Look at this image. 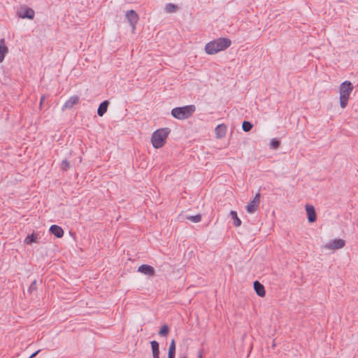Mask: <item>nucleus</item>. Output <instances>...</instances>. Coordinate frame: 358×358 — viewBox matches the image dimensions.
<instances>
[{
  "mask_svg": "<svg viewBox=\"0 0 358 358\" xmlns=\"http://www.w3.org/2000/svg\"><path fill=\"white\" fill-rule=\"evenodd\" d=\"M231 41L228 38H219L206 43L205 51L208 55H214L228 48Z\"/></svg>",
  "mask_w": 358,
  "mask_h": 358,
  "instance_id": "nucleus-1",
  "label": "nucleus"
},
{
  "mask_svg": "<svg viewBox=\"0 0 358 358\" xmlns=\"http://www.w3.org/2000/svg\"><path fill=\"white\" fill-rule=\"evenodd\" d=\"M170 132L171 129L168 127L161 128L155 130L151 136V143L152 146L156 149L162 148L166 143V139Z\"/></svg>",
  "mask_w": 358,
  "mask_h": 358,
  "instance_id": "nucleus-2",
  "label": "nucleus"
},
{
  "mask_svg": "<svg viewBox=\"0 0 358 358\" xmlns=\"http://www.w3.org/2000/svg\"><path fill=\"white\" fill-rule=\"evenodd\" d=\"M195 111L196 106L194 105H187L173 108L171 114L174 118L182 120L189 118Z\"/></svg>",
  "mask_w": 358,
  "mask_h": 358,
  "instance_id": "nucleus-3",
  "label": "nucleus"
},
{
  "mask_svg": "<svg viewBox=\"0 0 358 358\" xmlns=\"http://www.w3.org/2000/svg\"><path fill=\"white\" fill-rule=\"evenodd\" d=\"M353 90V85L350 81L345 80L342 83L339 88L340 96L350 97V93Z\"/></svg>",
  "mask_w": 358,
  "mask_h": 358,
  "instance_id": "nucleus-4",
  "label": "nucleus"
},
{
  "mask_svg": "<svg viewBox=\"0 0 358 358\" xmlns=\"http://www.w3.org/2000/svg\"><path fill=\"white\" fill-rule=\"evenodd\" d=\"M34 10L32 8L26 6L21 7L17 12V16L22 19L32 20L34 17Z\"/></svg>",
  "mask_w": 358,
  "mask_h": 358,
  "instance_id": "nucleus-5",
  "label": "nucleus"
},
{
  "mask_svg": "<svg viewBox=\"0 0 358 358\" xmlns=\"http://www.w3.org/2000/svg\"><path fill=\"white\" fill-rule=\"evenodd\" d=\"M260 202V194L257 193L253 199L245 206V209L248 213H254L259 206Z\"/></svg>",
  "mask_w": 358,
  "mask_h": 358,
  "instance_id": "nucleus-6",
  "label": "nucleus"
},
{
  "mask_svg": "<svg viewBox=\"0 0 358 358\" xmlns=\"http://www.w3.org/2000/svg\"><path fill=\"white\" fill-rule=\"evenodd\" d=\"M126 18L133 29H135L139 17L136 12L134 10H129L126 13Z\"/></svg>",
  "mask_w": 358,
  "mask_h": 358,
  "instance_id": "nucleus-7",
  "label": "nucleus"
},
{
  "mask_svg": "<svg viewBox=\"0 0 358 358\" xmlns=\"http://www.w3.org/2000/svg\"><path fill=\"white\" fill-rule=\"evenodd\" d=\"M79 102V96L77 95H74L71 96L62 106V111L66 109L72 108L75 105L78 104Z\"/></svg>",
  "mask_w": 358,
  "mask_h": 358,
  "instance_id": "nucleus-8",
  "label": "nucleus"
},
{
  "mask_svg": "<svg viewBox=\"0 0 358 358\" xmlns=\"http://www.w3.org/2000/svg\"><path fill=\"white\" fill-rule=\"evenodd\" d=\"M345 241L343 239H334L327 243L325 247L329 249H340L345 246Z\"/></svg>",
  "mask_w": 358,
  "mask_h": 358,
  "instance_id": "nucleus-9",
  "label": "nucleus"
},
{
  "mask_svg": "<svg viewBox=\"0 0 358 358\" xmlns=\"http://www.w3.org/2000/svg\"><path fill=\"white\" fill-rule=\"evenodd\" d=\"M307 218L309 222L313 223L317 220V214L315 208L309 204L306 205Z\"/></svg>",
  "mask_w": 358,
  "mask_h": 358,
  "instance_id": "nucleus-10",
  "label": "nucleus"
},
{
  "mask_svg": "<svg viewBox=\"0 0 358 358\" xmlns=\"http://www.w3.org/2000/svg\"><path fill=\"white\" fill-rule=\"evenodd\" d=\"M138 272L149 276H153L155 273V270L150 265L142 264L138 268Z\"/></svg>",
  "mask_w": 358,
  "mask_h": 358,
  "instance_id": "nucleus-11",
  "label": "nucleus"
},
{
  "mask_svg": "<svg viewBox=\"0 0 358 358\" xmlns=\"http://www.w3.org/2000/svg\"><path fill=\"white\" fill-rule=\"evenodd\" d=\"M253 287H254V289H255L256 294L259 296H260V297L265 296V295H266L265 288H264V286L260 282H259L258 280H255L253 282Z\"/></svg>",
  "mask_w": 358,
  "mask_h": 358,
  "instance_id": "nucleus-12",
  "label": "nucleus"
},
{
  "mask_svg": "<svg viewBox=\"0 0 358 358\" xmlns=\"http://www.w3.org/2000/svg\"><path fill=\"white\" fill-rule=\"evenodd\" d=\"M50 232L53 234L56 238H60L64 236V230L63 229L56 224H52L50 226Z\"/></svg>",
  "mask_w": 358,
  "mask_h": 358,
  "instance_id": "nucleus-13",
  "label": "nucleus"
},
{
  "mask_svg": "<svg viewBox=\"0 0 358 358\" xmlns=\"http://www.w3.org/2000/svg\"><path fill=\"white\" fill-rule=\"evenodd\" d=\"M227 127L224 124H218L215 129V132L217 138H222L226 136Z\"/></svg>",
  "mask_w": 358,
  "mask_h": 358,
  "instance_id": "nucleus-14",
  "label": "nucleus"
},
{
  "mask_svg": "<svg viewBox=\"0 0 358 358\" xmlns=\"http://www.w3.org/2000/svg\"><path fill=\"white\" fill-rule=\"evenodd\" d=\"M109 104L110 102L108 100L102 101L98 107L97 115L100 117H102L107 112Z\"/></svg>",
  "mask_w": 358,
  "mask_h": 358,
  "instance_id": "nucleus-15",
  "label": "nucleus"
},
{
  "mask_svg": "<svg viewBox=\"0 0 358 358\" xmlns=\"http://www.w3.org/2000/svg\"><path fill=\"white\" fill-rule=\"evenodd\" d=\"M150 345L153 358H159L160 350L159 343L157 341H152Z\"/></svg>",
  "mask_w": 358,
  "mask_h": 358,
  "instance_id": "nucleus-16",
  "label": "nucleus"
},
{
  "mask_svg": "<svg viewBox=\"0 0 358 358\" xmlns=\"http://www.w3.org/2000/svg\"><path fill=\"white\" fill-rule=\"evenodd\" d=\"M8 52V47L5 45L4 38L0 39V63L3 61Z\"/></svg>",
  "mask_w": 358,
  "mask_h": 358,
  "instance_id": "nucleus-17",
  "label": "nucleus"
},
{
  "mask_svg": "<svg viewBox=\"0 0 358 358\" xmlns=\"http://www.w3.org/2000/svg\"><path fill=\"white\" fill-rule=\"evenodd\" d=\"M230 215L231 217V219L233 220V224L236 227H240L241 225V220L238 217L237 212L235 210H231L230 211Z\"/></svg>",
  "mask_w": 358,
  "mask_h": 358,
  "instance_id": "nucleus-18",
  "label": "nucleus"
},
{
  "mask_svg": "<svg viewBox=\"0 0 358 358\" xmlns=\"http://www.w3.org/2000/svg\"><path fill=\"white\" fill-rule=\"evenodd\" d=\"M37 234H29L24 239V243L27 245H31L33 243H36Z\"/></svg>",
  "mask_w": 358,
  "mask_h": 358,
  "instance_id": "nucleus-19",
  "label": "nucleus"
},
{
  "mask_svg": "<svg viewBox=\"0 0 358 358\" xmlns=\"http://www.w3.org/2000/svg\"><path fill=\"white\" fill-rule=\"evenodd\" d=\"M176 357V342L175 340L173 339L170 343L169 351H168V357Z\"/></svg>",
  "mask_w": 358,
  "mask_h": 358,
  "instance_id": "nucleus-20",
  "label": "nucleus"
},
{
  "mask_svg": "<svg viewBox=\"0 0 358 358\" xmlns=\"http://www.w3.org/2000/svg\"><path fill=\"white\" fill-rule=\"evenodd\" d=\"M185 218L192 222L198 223L201 221L202 216L201 214L195 215H186Z\"/></svg>",
  "mask_w": 358,
  "mask_h": 358,
  "instance_id": "nucleus-21",
  "label": "nucleus"
},
{
  "mask_svg": "<svg viewBox=\"0 0 358 358\" xmlns=\"http://www.w3.org/2000/svg\"><path fill=\"white\" fill-rule=\"evenodd\" d=\"M169 333V327L167 324H164L161 327L158 334L162 337L166 336Z\"/></svg>",
  "mask_w": 358,
  "mask_h": 358,
  "instance_id": "nucleus-22",
  "label": "nucleus"
},
{
  "mask_svg": "<svg viewBox=\"0 0 358 358\" xmlns=\"http://www.w3.org/2000/svg\"><path fill=\"white\" fill-rule=\"evenodd\" d=\"M178 6L177 5L171 3H169L166 5L165 10L166 13H174L177 10Z\"/></svg>",
  "mask_w": 358,
  "mask_h": 358,
  "instance_id": "nucleus-23",
  "label": "nucleus"
},
{
  "mask_svg": "<svg viewBox=\"0 0 358 358\" xmlns=\"http://www.w3.org/2000/svg\"><path fill=\"white\" fill-rule=\"evenodd\" d=\"M252 127L253 124L249 121L244 120L242 123V129L245 132L250 131Z\"/></svg>",
  "mask_w": 358,
  "mask_h": 358,
  "instance_id": "nucleus-24",
  "label": "nucleus"
},
{
  "mask_svg": "<svg viewBox=\"0 0 358 358\" xmlns=\"http://www.w3.org/2000/svg\"><path fill=\"white\" fill-rule=\"evenodd\" d=\"M280 145V141L278 138H272L270 141V148L276 150Z\"/></svg>",
  "mask_w": 358,
  "mask_h": 358,
  "instance_id": "nucleus-25",
  "label": "nucleus"
},
{
  "mask_svg": "<svg viewBox=\"0 0 358 358\" xmlns=\"http://www.w3.org/2000/svg\"><path fill=\"white\" fill-rule=\"evenodd\" d=\"M60 168L63 171H66L70 168V163L66 159H64L61 164Z\"/></svg>",
  "mask_w": 358,
  "mask_h": 358,
  "instance_id": "nucleus-26",
  "label": "nucleus"
},
{
  "mask_svg": "<svg viewBox=\"0 0 358 358\" xmlns=\"http://www.w3.org/2000/svg\"><path fill=\"white\" fill-rule=\"evenodd\" d=\"M349 98L346 96H340V106L342 108H345L348 105Z\"/></svg>",
  "mask_w": 358,
  "mask_h": 358,
  "instance_id": "nucleus-27",
  "label": "nucleus"
},
{
  "mask_svg": "<svg viewBox=\"0 0 358 358\" xmlns=\"http://www.w3.org/2000/svg\"><path fill=\"white\" fill-rule=\"evenodd\" d=\"M37 289V286H36V280H34L31 284L30 285L29 289H28V292L29 293H31L33 291H36Z\"/></svg>",
  "mask_w": 358,
  "mask_h": 358,
  "instance_id": "nucleus-28",
  "label": "nucleus"
},
{
  "mask_svg": "<svg viewBox=\"0 0 358 358\" xmlns=\"http://www.w3.org/2000/svg\"><path fill=\"white\" fill-rule=\"evenodd\" d=\"M39 351L40 350H37V351L34 352V353H32L31 355V356L29 358H34L39 352Z\"/></svg>",
  "mask_w": 358,
  "mask_h": 358,
  "instance_id": "nucleus-29",
  "label": "nucleus"
},
{
  "mask_svg": "<svg viewBox=\"0 0 358 358\" xmlns=\"http://www.w3.org/2000/svg\"><path fill=\"white\" fill-rule=\"evenodd\" d=\"M203 357V353H202V351L200 350L198 353V356H197V358H202Z\"/></svg>",
  "mask_w": 358,
  "mask_h": 358,
  "instance_id": "nucleus-30",
  "label": "nucleus"
},
{
  "mask_svg": "<svg viewBox=\"0 0 358 358\" xmlns=\"http://www.w3.org/2000/svg\"><path fill=\"white\" fill-rule=\"evenodd\" d=\"M182 358H187V357H182Z\"/></svg>",
  "mask_w": 358,
  "mask_h": 358,
  "instance_id": "nucleus-31",
  "label": "nucleus"
},
{
  "mask_svg": "<svg viewBox=\"0 0 358 358\" xmlns=\"http://www.w3.org/2000/svg\"><path fill=\"white\" fill-rule=\"evenodd\" d=\"M168 358H175V357H168Z\"/></svg>",
  "mask_w": 358,
  "mask_h": 358,
  "instance_id": "nucleus-32",
  "label": "nucleus"
}]
</instances>
